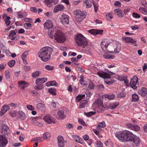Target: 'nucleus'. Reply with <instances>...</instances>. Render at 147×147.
I'll use <instances>...</instances> for the list:
<instances>
[{
    "label": "nucleus",
    "mask_w": 147,
    "mask_h": 147,
    "mask_svg": "<svg viewBox=\"0 0 147 147\" xmlns=\"http://www.w3.org/2000/svg\"><path fill=\"white\" fill-rule=\"evenodd\" d=\"M1 133L4 135H7L10 133L9 127L5 124H3L1 126Z\"/></svg>",
    "instance_id": "14"
},
{
    "label": "nucleus",
    "mask_w": 147,
    "mask_h": 147,
    "mask_svg": "<svg viewBox=\"0 0 147 147\" xmlns=\"http://www.w3.org/2000/svg\"><path fill=\"white\" fill-rule=\"evenodd\" d=\"M116 136L121 142H133L136 146H138L141 140L136 135H134L131 132L125 130L121 133L115 134Z\"/></svg>",
    "instance_id": "2"
},
{
    "label": "nucleus",
    "mask_w": 147,
    "mask_h": 147,
    "mask_svg": "<svg viewBox=\"0 0 147 147\" xmlns=\"http://www.w3.org/2000/svg\"><path fill=\"white\" fill-rule=\"evenodd\" d=\"M19 114L20 119L22 120L24 119L25 116V114L22 111H19Z\"/></svg>",
    "instance_id": "41"
},
{
    "label": "nucleus",
    "mask_w": 147,
    "mask_h": 147,
    "mask_svg": "<svg viewBox=\"0 0 147 147\" xmlns=\"http://www.w3.org/2000/svg\"><path fill=\"white\" fill-rule=\"evenodd\" d=\"M54 38L57 42L59 43H64L66 40V38L65 34L59 30H55Z\"/></svg>",
    "instance_id": "6"
},
{
    "label": "nucleus",
    "mask_w": 147,
    "mask_h": 147,
    "mask_svg": "<svg viewBox=\"0 0 147 147\" xmlns=\"http://www.w3.org/2000/svg\"><path fill=\"white\" fill-rule=\"evenodd\" d=\"M8 143L7 138L4 135H0V147H4Z\"/></svg>",
    "instance_id": "10"
},
{
    "label": "nucleus",
    "mask_w": 147,
    "mask_h": 147,
    "mask_svg": "<svg viewBox=\"0 0 147 147\" xmlns=\"http://www.w3.org/2000/svg\"><path fill=\"white\" fill-rule=\"evenodd\" d=\"M88 87L90 89H92L94 88V85L93 83L91 82H90L88 85Z\"/></svg>",
    "instance_id": "62"
},
{
    "label": "nucleus",
    "mask_w": 147,
    "mask_h": 147,
    "mask_svg": "<svg viewBox=\"0 0 147 147\" xmlns=\"http://www.w3.org/2000/svg\"><path fill=\"white\" fill-rule=\"evenodd\" d=\"M97 74L100 77L105 79L110 78H111L110 75L108 73L102 71H98L97 72Z\"/></svg>",
    "instance_id": "16"
},
{
    "label": "nucleus",
    "mask_w": 147,
    "mask_h": 147,
    "mask_svg": "<svg viewBox=\"0 0 147 147\" xmlns=\"http://www.w3.org/2000/svg\"><path fill=\"white\" fill-rule=\"evenodd\" d=\"M98 127L103 128L105 126V122L104 121H102L101 122L99 123L98 124Z\"/></svg>",
    "instance_id": "55"
},
{
    "label": "nucleus",
    "mask_w": 147,
    "mask_h": 147,
    "mask_svg": "<svg viewBox=\"0 0 147 147\" xmlns=\"http://www.w3.org/2000/svg\"><path fill=\"white\" fill-rule=\"evenodd\" d=\"M126 94L123 92H119L117 94V98H122L124 97Z\"/></svg>",
    "instance_id": "38"
},
{
    "label": "nucleus",
    "mask_w": 147,
    "mask_h": 147,
    "mask_svg": "<svg viewBox=\"0 0 147 147\" xmlns=\"http://www.w3.org/2000/svg\"><path fill=\"white\" fill-rule=\"evenodd\" d=\"M138 93L142 96H145L147 94V89L146 88L143 87L138 90Z\"/></svg>",
    "instance_id": "19"
},
{
    "label": "nucleus",
    "mask_w": 147,
    "mask_h": 147,
    "mask_svg": "<svg viewBox=\"0 0 147 147\" xmlns=\"http://www.w3.org/2000/svg\"><path fill=\"white\" fill-rule=\"evenodd\" d=\"M74 14L76 16L78 21L80 22L86 17V15L84 13L79 10L74 11Z\"/></svg>",
    "instance_id": "8"
},
{
    "label": "nucleus",
    "mask_w": 147,
    "mask_h": 147,
    "mask_svg": "<svg viewBox=\"0 0 147 147\" xmlns=\"http://www.w3.org/2000/svg\"><path fill=\"white\" fill-rule=\"evenodd\" d=\"M43 26L45 29H49L53 28V25L52 21L49 20L46 21L44 24Z\"/></svg>",
    "instance_id": "17"
},
{
    "label": "nucleus",
    "mask_w": 147,
    "mask_h": 147,
    "mask_svg": "<svg viewBox=\"0 0 147 147\" xmlns=\"http://www.w3.org/2000/svg\"><path fill=\"white\" fill-rule=\"evenodd\" d=\"M88 102L86 100H82L81 101L79 105L80 108H83L85 107V105Z\"/></svg>",
    "instance_id": "34"
},
{
    "label": "nucleus",
    "mask_w": 147,
    "mask_h": 147,
    "mask_svg": "<svg viewBox=\"0 0 147 147\" xmlns=\"http://www.w3.org/2000/svg\"><path fill=\"white\" fill-rule=\"evenodd\" d=\"M132 16L134 18H140V15L135 12L133 13Z\"/></svg>",
    "instance_id": "44"
},
{
    "label": "nucleus",
    "mask_w": 147,
    "mask_h": 147,
    "mask_svg": "<svg viewBox=\"0 0 147 147\" xmlns=\"http://www.w3.org/2000/svg\"><path fill=\"white\" fill-rule=\"evenodd\" d=\"M9 109L8 105H6L3 106L1 108V110L0 112V115H2L5 113Z\"/></svg>",
    "instance_id": "22"
},
{
    "label": "nucleus",
    "mask_w": 147,
    "mask_h": 147,
    "mask_svg": "<svg viewBox=\"0 0 147 147\" xmlns=\"http://www.w3.org/2000/svg\"><path fill=\"white\" fill-rule=\"evenodd\" d=\"M84 76L83 75H81L80 77L81 79L80 80V84L82 85H84L85 84L84 83H83L82 82H84Z\"/></svg>",
    "instance_id": "57"
},
{
    "label": "nucleus",
    "mask_w": 147,
    "mask_h": 147,
    "mask_svg": "<svg viewBox=\"0 0 147 147\" xmlns=\"http://www.w3.org/2000/svg\"><path fill=\"white\" fill-rule=\"evenodd\" d=\"M105 59H113L114 56L109 54L108 53H106L103 55Z\"/></svg>",
    "instance_id": "37"
},
{
    "label": "nucleus",
    "mask_w": 147,
    "mask_h": 147,
    "mask_svg": "<svg viewBox=\"0 0 147 147\" xmlns=\"http://www.w3.org/2000/svg\"><path fill=\"white\" fill-rule=\"evenodd\" d=\"M54 67L52 66H50L49 65H46L45 67V69L49 70H51L53 69Z\"/></svg>",
    "instance_id": "53"
},
{
    "label": "nucleus",
    "mask_w": 147,
    "mask_h": 147,
    "mask_svg": "<svg viewBox=\"0 0 147 147\" xmlns=\"http://www.w3.org/2000/svg\"><path fill=\"white\" fill-rule=\"evenodd\" d=\"M138 81V78L136 76H134L131 79L130 82V86L134 89L137 88V87L136 86Z\"/></svg>",
    "instance_id": "11"
},
{
    "label": "nucleus",
    "mask_w": 147,
    "mask_h": 147,
    "mask_svg": "<svg viewBox=\"0 0 147 147\" xmlns=\"http://www.w3.org/2000/svg\"><path fill=\"white\" fill-rule=\"evenodd\" d=\"M31 26L32 25L30 23H26L24 24V27L27 29L30 28Z\"/></svg>",
    "instance_id": "48"
},
{
    "label": "nucleus",
    "mask_w": 147,
    "mask_h": 147,
    "mask_svg": "<svg viewBox=\"0 0 147 147\" xmlns=\"http://www.w3.org/2000/svg\"><path fill=\"white\" fill-rule=\"evenodd\" d=\"M93 5L94 9V11L96 12L97 11L98 8V5L97 3H93Z\"/></svg>",
    "instance_id": "49"
},
{
    "label": "nucleus",
    "mask_w": 147,
    "mask_h": 147,
    "mask_svg": "<svg viewBox=\"0 0 147 147\" xmlns=\"http://www.w3.org/2000/svg\"><path fill=\"white\" fill-rule=\"evenodd\" d=\"M78 122L83 126L86 125L85 122L82 119H78Z\"/></svg>",
    "instance_id": "64"
},
{
    "label": "nucleus",
    "mask_w": 147,
    "mask_h": 147,
    "mask_svg": "<svg viewBox=\"0 0 147 147\" xmlns=\"http://www.w3.org/2000/svg\"><path fill=\"white\" fill-rule=\"evenodd\" d=\"M73 138L74 141L78 143L82 144L84 142L83 139L77 135H74L73 136Z\"/></svg>",
    "instance_id": "21"
},
{
    "label": "nucleus",
    "mask_w": 147,
    "mask_h": 147,
    "mask_svg": "<svg viewBox=\"0 0 147 147\" xmlns=\"http://www.w3.org/2000/svg\"><path fill=\"white\" fill-rule=\"evenodd\" d=\"M75 39L77 45L78 46L82 47L83 50L84 51H87V49H84L88 45V42L85 37L81 34H78L75 37Z\"/></svg>",
    "instance_id": "5"
},
{
    "label": "nucleus",
    "mask_w": 147,
    "mask_h": 147,
    "mask_svg": "<svg viewBox=\"0 0 147 147\" xmlns=\"http://www.w3.org/2000/svg\"><path fill=\"white\" fill-rule=\"evenodd\" d=\"M27 108L29 110L32 111L34 109V108L32 105H28L26 106Z\"/></svg>",
    "instance_id": "59"
},
{
    "label": "nucleus",
    "mask_w": 147,
    "mask_h": 147,
    "mask_svg": "<svg viewBox=\"0 0 147 147\" xmlns=\"http://www.w3.org/2000/svg\"><path fill=\"white\" fill-rule=\"evenodd\" d=\"M88 32L90 34L94 35H96V29H91L88 30Z\"/></svg>",
    "instance_id": "45"
},
{
    "label": "nucleus",
    "mask_w": 147,
    "mask_h": 147,
    "mask_svg": "<svg viewBox=\"0 0 147 147\" xmlns=\"http://www.w3.org/2000/svg\"><path fill=\"white\" fill-rule=\"evenodd\" d=\"M69 16L65 13H63L61 15V22L63 25L68 24L69 23Z\"/></svg>",
    "instance_id": "9"
},
{
    "label": "nucleus",
    "mask_w": 147,
    "mask_h": 147,
    "mask_svg": "<svg viewBox=\"0 0 147 147\" xmlns=\"http://www.w3.org/2000/svg\"><path fill=\"white\" fill-rule=\"evenodd\" d=\"M64 9V6L61 4H58L55 6L53 10L54 13H57L59 11H63Z\"/></svg>",
    "instance_id": "18"
},
{
    "label": "nucleus",
    "mask_w": 147,
    "mask_h": 147,
    "mask_svg": "<svg viewBox=\"0 0 147 147\" xmlns=\"http://www.w3.org/2000/svg\"><path fill=\"white\" fill-rule=\"evenodd\" d=\"M50 136L49 133L48 132L45 133L43 135V138L45 139H47Z\"/></svg>",
    "instance_id": "56"
},
{
    "label": "nucleus",
    "mask_w": 147,
    "mask_h": 147,
    "mask_svg": "<svg viewBox=\"0 0 147 147\" xmlns=\"http://www.w3.org/2000/svg\"><path fill=\"white\" fill-rule=\"evenodd\" d=\"M139 100L138 96L136 94H134L132 95V101L136 102Z\"/></svg>",
    "instance_id": "33"
},
{
    "label": "nucleus",
    "mask_w": 147,
    "mask_h": 147,
    "mask_svg": "<svg viewBox=\"0 0 147 147\" xmlns=\"http://www.w3.org/2000/svg\"><path fill=\"white\" fill-rule=\"evenodd\" d=\"M93 107H94L95 110L97 112H101L104 108L103 101L100 99H97L94 101L93 104Z\"/></svg>",
    "instance_id": "7"
},
{
    "label": "nucleus",
    "mask_w": 147,
    "mask_h": 147,
    "mask_svg": "<svg viewBox=\"0 0 147 147\" xmlns=\"http://www.w3.org/2000/svg\"><path fill=\"white\" fill-rule=\"evenodd\" d=\"M85 94L83 95L79 94L75 98V100L78 102H79L82 99L84 98L85 97Z\"/></svg>",
    "instance_id": "32"
},
{
    "label": "nucleus",
    "mask_w": 147,
    "mask_h": 147,
    "mask_svg": "<svg viewBox=\"0 0 147 147\" xmlns=\"http://www.w3.org/2000/svg\"><path fill=\"white\" fill-rule=\"evenodd\" d=\"M96 147H102L103 146V144L100 141H98L96 144Z\"/></svg>",
    "instance_id": "54"
},
{
    "label": "nucleus",
    "mask_w": 147,
    "mask_h": 147,
    "mask_svg": "<svg viewBox=\"0 0 147 147\" xmlns=\"http://www.w3.org/2000/svg\"><path fill=\"white\" fill-rule=\"evenodd\" d=\"M30 69V66H25L23 67V69L26 71H28Z\"/></svg>",
    "instance_id": "63"
},
{
    "label": "nucleus",
    "mask_w": 147,
    "mask_h": 147,
    "mask_svg": "<svg viewBox=\"0 0 147 147\" xmlns=\"http://www.w3.org/2000/svg\"><path fill=\"white\" fill-rule=\"evenodd\" d=\"M5 78L7 79L9 78L10 75L9 72L8 71H5Z\"/></svg>",
    "instance_id": "61"
},
{
    "label": "nucleus",
    "mask_w": 147,
    "mask_h": 147,
    "mask_svg": "<svg viewBox=\"0 0 147 147\" xmlns=\"http://www.w3.org/2000/svg\"><path fill=\"white\" fill-rule=\"evenodd\" d=\"M44 2L49 8L53 7V4L56 5L58 3V0H44Z\"/></svg>",
    "instance_id": "13"
},
{
    "label": "nucleus",
    "mask_w": 147,
    "mask_h": 147,
    "mask_svg": "<svg viewBox=\"0 0 147 147\" xmlns=\"http://www.w3.org/2000/svg\"><path fill=\"white\" fill-rule=\"evenodd\" d=\"M114 12L115 14L117 15L119 18L122 17L123 14L122 10L120 9H116L115 10Z\"/></svg>",
    "instance_id": "25"
},
{
    "label": "nucleus",
    "mask_w": 147,
    "mask_h": 147,
    "mask_svg": "<svg viewBox=\"0 0 147 147\" xmlns=\"http://www.w3.org/2000/svg\"><path fill=\"white\" fill-rule=\"evenodd\" d=\"M53 51L52 48L45 47L40 49L38 52V55L42 61L46 62L51 59V55Z\"/></svg>",
    "instance_id": "4"
},
{
    "label": "nucleus",
    "mask_w": 147,
    "mask_h": 147,
    "mask_svg": "<svg viewBox=\"0 0 147 147\" xmlns=\"http://www.w3.org/2000/svg\"><path fill=\"white\" fill-rule=\"evenodd\" d=\"M125 42L127 43H131L132 44L135 43L136 41L134 40L133 38L130 37H127L124 38Z\"/></svg>",
    "instance_id": "24"
},
{
    "label": "nucleus",
    "mask_w": 147,
    "mask_h": 147,
    "mask_svg": "<svg viewBox=\"0 0 147 147\" xmlns=\"http://www.w3.org/2000/svg\"><path fill=\"white\" fill-rule=\"evenodd\" d=\"M131 128H132V130L135 131H138L140 129V126L138 125H133V127Z\"/></svg>",
    "instance_id": "40"
},
{
    "label": "nucleus",
    "mask_w": 147,
    "mask_h": 147,
    "mask_svg": "<svg viewBox=\"0 0 147 147\" xmlns=\"http://www.w3.org/2000/svg\"><path fill=\"white\" fill-rule=\"evenodd\" d=\"M119 104V102H113L109 107V109L111 110H113L115 109Z\"/></svg>",
    "instance_id": "27"
},
{
    "label": "nucleus",
    "mask_w": 147,
    "mask_h": 147,
    "mask_svg": "<svg viewBox=\"0 0 147 147\" xmlns=\"http://www.w3.org/2000/svg\"><path fill=\"white\" fill-rule=\"evenodd\" d=\"M101 47L103 50L104 48L109 53L115 52V53H119L121 50L120 45L119 42L116 41H114L113 44L109 45L107 40H102L101 43Z\"/></svg>",
    "instance_id": "3"
},
{
    "label": "nucleus",
    "mask_w": 147,
    "mask_h": 147,
    "mask_svg": "<svg viewBox=\"0 0 147 147\" xmlns=\"http://www.w3.org/2000/svg\"><path fill=\"white\" fill-rule=\"evenodd\" d=\"M16 35V33L14 30H11L10 32V33L9 35V37H10L14 36Z\"/></svg>",
    "instance_id": "52"
},
{
    "label": "nucleus",
    "mask_w": 147,
    "mask_h": 147,
    "mask_svg": "<svg viewBox=\"0 0 147 147\" xmlns=\"http://www.w3.org/2000/svg\"><path fill=\"white\" fill-rule=\"evenodd\" d=\"M115 81L114 80H105V83L108 85H111L113 84L114 82Z\"/></svg>",
    "instance_id": "60"
},
{
    "label": "nucleus",
    "mask_w": 147,
    "mask_h": 147,
    "mask_svg": "<svg viewBox=\"0 0 147 147\" xmlns=\"http://www.w3.org/2000/svg\"><path fill=\"white\" fill-rule=\"evenodd\" d=\"M15 62H16L14 60H12L8 62V65L10 67H11L14 65Z\"/></svg>",
    "instance_id": "43"
},
{
    "label": "nucleus",
    "mask_w": 147,
    "mask_h": 147,
    "mask_svg": "<svg viewBox=\"0 0 147 147\" xmlns=\"http://www.w3.org/2000/svg\"><path fill=\"white\" fill-rule=\"evenodd\" d=\"M43 88V85L42 84H40L39 85L36 86L34 87L35 89L37 90H41Z\"/></svg>",
    "instance_id": "39"
},
{
    "label": "nucleus",
    "mask_w": 147,
    "mask_h": 147,
    "mask_svg": "<svg viewBox=\"0 0 147 147\" xmlns=\"http://www.w3.org/2000/svg\"><path fill=\"white\" fill-rule=\"evenodd\" d=\"M55 29H52L51 30H49V31L48 34L50 38L53 39L54 38V33L55 32Z\"/></svg>",
    "instance_id": "31"
},
{
    "label": "nucleus",
    "mask_w": 147,
    "mask_h": 147,
    "mask_svg": "<svg viewBox=\"0 0 147 147\" xmlns=\"http://www.w3.org/2000/svg\"><path fill=\"white\" fill-rule=\"evenodd\" d=\"M28 54V52L27 51H25L21 55L22 58H26Z\"/></svg>",
    "instance_id": "50"
},
{
    "label": "nucleus",
    "mask_w": 147,
    "mask_h": 147,
    "mask_svg": "<svg viewBox=\"0 0 147 147\" xmlns=\"http://www.w3.org/2000/svg\"><path fill=\"white\" fill-rule=\"evenodd\" d=\"M9 114L12 117H16L18 115V113L16 111H10L9 113Z\"/></svg>",
    "instance_id": "35"
},
{
    "label": "nucleus",
    "mask_w": 147,
    "mask_h": 147,
    "mask_svg": "<svg viewBox=\"0 0 147 147\" xmlns=\"http://www.w3.org/2000/svg\"><path fill=\"white\" fill-rule=\"evenodd\" d=\"M85 3L87 7L89 8L92 6V3L90 1L87 0Z\"/></svg>",
    "instance_id": "51"
},
{
    "label": "nucleus",
    "mask_w": 147,
    "mask_h": 147,
    "mask_svg": "<svg viewBox=\"0 0 147 147\" xmlns=\"http://www.w3.org/2000/svg\"><path fill=\"white\" fill-rule=\"evenodd\" d=\"M43 119L47 124H50L55 123L54 119L49 115H47L44 116Z\"/></svg>",
    "instance_id": "12"
},
{
    "label": "nucleus",
    "mask_w": 147,
    "mask_h": 147,
    "mask_svg": "<svg viewBox=\"0 0 147 147\" xmlns=\"http://www.w3.org/2000/svg\"><path fill=\"white\" fill-rule=\"evenodd\" d=\"M37 107L42 111H44L45 109V105L42 103H39L37 104Z\"/></svg>",
    "instance_id": "29"
},
{
    "label": "nucleus",
    "mask_w": 147,
    "mask_h": 147,
    "mask_svg": "<svg viewBox=\"0 0 147 147\" xmlns=\"http://www.w3.org/2000/svg\"><path fill=\"white\" fill-rule=\"evenodd\" d=\"M116 136L121 142H133L136 146H138L141 140L136 135H134L131 132L125 130L121 133L115 134Z\"/></svg>",
    "instance_id": "1"
},
{
    "label": "nucleus",
    "mask_w": 147,
    "mask_h": 147,
    "mask_svg": "<svg viewBox=\"0 0 147 147\" xmlns=\"http://www.w3.org/2000/svg\"><path fill=\"white\" fill-rule=\"evenodd\" d=\"M115 97V95L113 94H104L102 96L103 98H107L109 100H111L114 98Z\"/></svg>",
    "instance_id": "28"
},
{
    "label": "nucleus",
    "mask_w": 147,
    "mask_h": 147,
    "mask_svg": "<svg viewBox=\"0 0 147 147\" xmlns=\"http://www.w3.org/2000/svg\"><path fill=\"white\" fill-rule=\"evenodd\" d=\"M20 88L24 90L25 88L28 87L29 85V83L24 81H19L18 82Z\"/></svg>",
    "instance_id": "15"
},
{
    "label": "nucleus",
    "mask_w": 147,
    "mask_h": 147,
    "mask_svg": "<svg viewBox=\"0 0 147 147\" xmlns=\"http://www.w3.org/2000/svg\"><path fill=\"white\" fill-rule=\"evenodd\" d=\"M57 114L59 119L61 120H63L66 117V115L64 113V111L63 110H59L57 112Z\"/></svg>",
    "instance_id": "20"
},
{
    "label": "nucleus",
    "mask_w": 147,
    "mask_h": 147,
    "mask_svg": "<svg viewBox=\"0 0 147 147\" xmlns=\"http://www.w3.org/2000/svg\"><path fill=\"white\" fill-rule=\"evenodd\" d=\"M115 78L118 80L123 81H124V78L122 76H120L119 75L116 76Z\"/></svg>",
    "instance_id": "46"
},
{
    "label": "nucleus",
    "mask_w": 147,
    "mask_h": 147,
    "mask_svg": "<svg viewBox=\"0 0 147 147\" xmlns=\"http://www.w3.org/2000/svg\"><path fill=\"white\" fill-rule=\"evenodd\" d=\"M42 138L41 137H37L33 139V141H36L37 142H40L42 141Z\"/></svg>",
    "instance_id": "47"
},
{
    "label": "nucleus",
    "mask_w": 147,
    "mask_h": 147,
    "mask_svg": "<svg viewBox=\"0 0 147 147\" xmlns=\"http://www.w3.org/2000/svg\"><path fill=\"white\" fill-rule=\"evenodd\" d=\"M96 113L95 112L91 111L88 113H85V115L87 116L90 117Z\"/></svg>",
    "instance_id": "42"
},
{
    "label": "nucleus",
    "mask_w": 147,
    "mask_h": 147,
    "mask_svg": "<svg viewBox=\"0 0 147 147\" xmlns=\"http://www.w3.org/2000/svg\"><path fill=\"white\" fill-rule=\"evenodd\" d=\"M40 71H36L32 74V76L33 78H36L39 76L40 74Z\"/></svg>",
    "instance_id": "36"
},
{
    "label": "nucleus",
    "mask_w": 147,
    "mask_h": 147,
    "mask_svg": "<svg viewBox=\"0 0 147 147\" xmlns=\"http://www.w3.org/2000/svg\"><path fill=\"white\" fill-rule=\"evenodd\" d=\"M139 12L144 15H147V9L145 7H140L139 9Z\"/></svg>",
    "instance_id": "30"
},
{
    "label": "nucleus",
    "mask_w": 147,
    "mask_h": 147,
    "mask_svg": "<svg viewBox=\"0 0 147 147\" xmlns=\"http://www.w3.org/2000/svg\"><path fill=\"white\" fill-rule=\"evenodd\" d=\"M58 146H63L64 139L62 136H59L58 137Z\"/></svg>",
    "instance_id": "26"
},
{
    "label": "nucleus",
    "mask_w": 147,
    "mask_h": 147,
    "mask_svg": "<svg viewBox=\"0 0 147 147\" xmlns=\"http://www.w3.org/2000/svg\"><path fill=\"white\" fill-rule=\"evenodd\" d=\"M47 80V78H37L36 80V83L38 85L39 83H44L46 82Z\"/></svg>",
    "instance_id": "23"
},
{
    "label": "nucleus",
    "mask_w": 147,
    "mask_h": 147,
    "mask_svg": "<svg viewBox=\"0 0 147 147\" xmlns=\"http://www.w3.org/2000/svg\"><path fill=\"white\" fill-rule=\"evenodd\" d=\"M49 92L54 95H55L56 94V93L54 90L52 88L49 89Z\"/></svg>",
    "instance_id": "58"
}]
</instances>
